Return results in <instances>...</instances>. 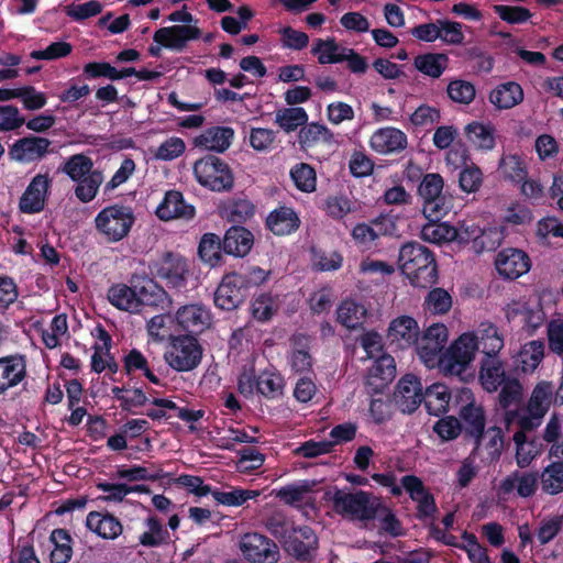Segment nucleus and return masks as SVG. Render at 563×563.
I'll return each instance as SVG.
<instances>
[{"label": "nucleus", "instance_id": "nucleus-45", "mask_svg": "<svg viewBox=\"0 0 563 563\" xmlns=\"http://www.w3.org/2000/svg\"><path fill=\"white\" fill-rule=\"evenodd\" d=\"M430 222L424 224L421 229V238L424 241L441 244L445 242H453L456 239L455 227L445 222H439L441 219H428Z\"/></svg>", "mask_w": 563, "mask_h": 563}, {"label": "nucleus", "instance_id": "nucleus-34", "mask_svg": "<svg viewBox=\"0 0 563 563\" xmlns=\"http://www.w3.org/2000/svg\"><path fill=\"white\" fill-rule=\"evenodd\" d=\"M86 525L89 530L108 540L118 538L123 531L121 521L109 512L90 511Z\"/></svg>", "mask_w": 563, "mask_h": 563}, {"label": "nucleus", "instance_id": "nucleus-50", "mask_svg": "<svg viewBox=\"0 0 563 563\" xmlns=\"http://www.w3.org/2000/svg\"><path fill=\"white\" fill-rule=\"evenodd\" d=\"M73 181L80 180L81 178L93 173V161L90 156L80 153L74 154L67 158L62 168Z\"/></svg>", "mask_w": 563, "mask_h": 563}, {"label": "nucleus", "instance_id": "nucleus-40", "mask_svg": "<svg viewBox=\"0 0 563 563\" xmlns=\"http://www.w3.org/2000/svg\"><path fill=\"white\" fill-rule=\"evenodd\" d=\"M537 473H520L516 471L501 482L500 488L505 494H509L514 489H517V493L520 497L527 498L534 495L537 490Z\"/></svg>", "mask_w": 563, "mask_h": 563}, {"label": "nucleus", "instance_id": "nucleus-62", "mask_svg": "<svg viewBox=\"0 0 563 563\" xmlns=\"http://www.w3.org/2000/svg\"><path fill=\"white\" fill-rule=\"evenodd\" d=\"M424 306L433 314H445L452 307V297L444 288L437 287L428 292Z\"/></svg>", "mask_w": 563, "mask_h": 563}, {"label": "nucleus", "instance_id": "nucleus-18", "mask_svg": "<svg viewBox=\"0 0 563 563\" xmlns=\"http://www.w3.org/2000/svg\"><path fill=\"white\" fill-rule=\"evenodd\" d=\"M51 185L52 179L48 174H37L34 176L20 198V211L26 214L43 211Z\"/></svg>", "mask_w": 563, "mask_h": 563}, {"label": "nucleus", "instance_id": "nucleus-49", "mask_svg": "<svg viewBox=\"0 0 563 563\" xmlns=\"http://www.w3.org/2000/svg\"><path fill=\"white\" fill-rule=\"evenodd\" d=\"M250 310L254 320L266 323L277 312L278 305L271 294L262 292L252 299Z\"/></svg>", "mask_w": 563, "mask_h": 563}, {"label": "nucleus", "instance_id": "nucleus-13", "mask_svg": "<svg viewBox=\"0 0 563 563\" xmlns=\"http://www.w3.org/2000/svg\"><path fill=\"white\" fill-rule=\"evenodd\" d=\"M448 328L443 323H433L423 332L422 336L418 335V342L415 344V347L426 366H435L444 353L443 350L448 342Z\"/></svg>", "mask_w": 563, "mask_h": 563}, {"label": "nucleus", "instance_id": "nucleus-61", "mask_svg": "<svg viewBox=\"0 0 563 563\" xmlns=\"http://www.w3.org/2000/svg\"><path fill=\"white\" fill-rule=\"evenodd\" d=\"M541 483L542 489L550 495L563 492V463L553 462L547 466L541 475Z\"/></svg>", "mask_w": 563, "mask_h": 563}, {"label": "nucleus", "instance_id": "nucleus-1", "mask_svg": "<svg viewBox=\"0 0 563 563\" xmlns=\"http://www.w3.org/2000/svg\"><path fill=\"white\" fill-rule=\"evenodd\" d=\"M398 266L410 285L428 288L438 283L439 273L434 253L426 245L410 241L401 245Z\"/></svg>", "mask_w": 563, "mask_h": 563}, {"label": "nucleus", "instance_id": "nucleus-37", "mask_svg": "<svg viewBox=\"0 0 563 563\" xmlns=\"http://www.w3.org/2000/svg\"><path fill=\"white\" fill-rule=\"evenodd\" d=\"M488 99L499 110L511 109L522 102L523 90L518 82L507 81L495 87Z\"/></svg>", "mask_w": 563, "mask_h": 563}, {"label": "nucleus", "instance_id": "nucleus-32", "mask_svg": "<svg viewBox=\"0 0 563 563\" xmlns=\"http://www.w3.org/2000/svg\"><path fill=\"white\" fill-rule=\"evenodd\" d=\"M522 430L514 435L516 443V461L519 467L528 466L541 452L542 444L538 439L529 440L527 432H532L540 424H519Z\"/></svg>", "mask_w": 563, "mask_h": 563}, {"label": "nucleus", "instance_id": "nucleus-43", "mask_svg": "<svg viewBox=\"0 0 563 563\" xmlns=\"http://www.w3.org/2000/svg\"><path fill=\"white\" fill-rule=\"evenodd\" d=\"M449 58L442 53H426L415 57V67L426 76L440 78L448 67Z\"/></svg>", "mask_w": 563, "mask_h": 563}, {"label": "nucleus", "instance_id": "nucleus-20", "mask_svg": "<svg viewBox=\"0 0 563 563\" xmlns=\"http://www.w3.org/2000/svg\"><path fill=\"white\" fill-rule=\"evenodd\" d=\"M200 35L201 31L197 26L173 25L155 31L153 41L167 49L183 52L189 41L198 40Z\"/></svg>", "mask_w": 563, "mask_h": 563}, {"label": "nucleus", "instance_id": "nucleus-17", "mask_svg": "<svg viewBox=\"0 0 563 563\" xmlns=\"http://www.w3.org/2000/svg\"><path fill=\"white\" fill-rule=\"evenodd\" d=\"M423 388L413 374H406L397 384L394 405L402 413H412L423 402Z\"/></svg>", "mask_w": 563, "mask_h": 563}, {"label": "nucleus", "instance_id": "nucleus-10", "mask_svg": "<svg viewBox=\"0 0 563 563\" xmlns=\"http://www.w3.org/2000/svg\"><path fill=\"white\" fill-rule=\"evenodd\" d=\"M449 415L437 422H486L485 411L467 387L451 389Z\"/></svg>", "mask_w": 563, "mask_h": 563}, {"label": "nucleus", "instance_id": "nucleus-25", "mask_svg": "<svg viewBox=\"0 0 563 563\" xmlns=\"http://www.w3.org/2000/svg\"><path fill=\"white\" fill-rule=\"evenodd\" d=\"M49 145L51 141L48 139L30 135L16 140L11 145L9 154L14 161L31 163L45 156Z\"/></svg>", "mask_w": 563, "mask_h": 563}, {"label": "nucleus", "instance_id": "nucleus-9", "mask_svg": "<svg viewBox=\"0 0 563 563\" xmlns=\"http://www.w3.org/2000/svg\"><path fill=\"white\" fill-rule=\"evenodd\" d=\"M443 178L439 174H426L418 187L423 199L422 212L427 219H442L452 208L451 200L443 194Z\"/></svg>", "mask_w": 563, "mask_h": 563}, {"label": "nucleus", "instance_id": "nucleus-6", "mask_svg": "<svg viewBox=\"0 0 563 563\" xmlns=\"http://www.w3.org/2000/svg\"><path fill=\"white\" fill-rule=\"evenodd\" d=\"M134 221L135 217L132 208L119 203L103 208L95 219L97 230L109 242H119L124 239L129 234Z\"/></svg>", "mask_w": 563, "mask_h": 563}, {"label": "nucleus", "instance_id": "nucleus-27", "mask_svg": "<svg viewBox=\"0 0 563 563\" xmlns=\"http://www.w3.org/2000/svg\"><path fill=\"white\" fill-rule=\"evenodd\" d=\"M26 376L24 355L15 354L0 357V395L18 386Z\"/></svg>", "mask_w": 563, "mask_h": 563}, {"label": "nucleus", "instance_id": "nucleus-42", "mask_svg": "<svg viewBox=\"0 0 563 563\" xmlns=\"http://www.w3.org/2000/svg\"><path fill=\"white\" fill-rule=\"evenodd\" d=\"M308 113L301 107H287L278 109L275 113V123L285 133L295 132L308 122Z\"/></svg>", "mask_w": 563, "mask_h": 563}, {"label": "nucleus", "instance_id": "nucleus-8", "mask_svg": "<svg viewBox=\"0 0 563 563\" xmlns=\"http://www.w3.org/2000/svg\"><path fill=\"white\" fill-rule=\"evenodd\" d=\"M202 358V346L197 336L179 334L172 336L170 350L165 353V360L177 372H188L196 368Z\"/></svg>", "mask_w": 563, "mask_h": 563}, {"label": "nucleus", "instance_id": "nucleus-19", "mask_svg": "<svg viewBox=\"0 0 563 563\" xmlns=\"http://www.w3.org/2000/svg\"><path fill=\"white\" fill-rule=\"evenodd\" d=\"M495 267L501 277L514 280L529 272L531 261L525 251L507 247L496 255Z\"/></svg>", "mask_w": 563, "mask_h": 563}, {"label": "nucleus", "instance_id": "nucleus-53", "mask_svg": "<svg viewBox=\"0 0 563 563\" xmlns=\"http://www.w3.org/2000/svg\"><path fill=\"white\" fill-rule=\"evenodd\" d=\"M499 388L498 404L500 408L505 410V413L508 410H511L510 407L512 405H515L516 408L521 405L523 388L517 374L514 377L508 378V380H506V383Z\"/></svg>", "mask_w": 563, "mask_h": 563}, {"label": "nucleus", "instance_id": "nucleus-29", "mask_svg": "<svg viewBox=\"0 0 563 563\" xmlns=\"http://www.w3.org/2000/svg\"><path fill=\"white\" fill-rule=\"evenodd\" d=\"M254 244L253 233L244 227L232 225L222 239L223 253L234 257L246 256Z\"/></svg>", "mask_w": 563, "mask_h": 563}, {"label": "nucleus", "instance_id": "nucleus-30", "mask_svg": "<svg viewBox=\"0 0 563 563\" xmlns=\"http://www.w3.org/2000/svg\"><path fill=\"white\" fill-rule=\"evenodd\" d=\"M419 333L417 321L412 317L401 316L390 322L387 335L391 343H397L400 349H407L415 346Z\"/></svg>", "mask_w": 563, "mask_h": 563}, {"label": "nucleus", "instance_id": "nucleus-48", "mask_svg": "<svg viewBox=\"0 0 563 563\" xmlns=\"http://www.w3.org/2000/svg\"><path fill=\"white\" fill-rule=\"evenodd\" d=\"M466 139L479 150H492L495 146L494 128L481 122H472L465 126Z\"/></svg>", "mask_w": 563, "mask_h": 563}, {"label": "nucleus", "instance_id": "nucleus-26", "mask_svg": "<svg viewBox=\"0 0 563 563\" xmlns=\"http://www.w3.org/2000/svg\"><path fill=\"white\" fill-rule=\"evenodd\" d=\"M368 369L366 385L375 394L382 393L396 376V363L391 355L382 354L374 358Z\"/></svg>", "mask_w": 563, "mask_h": 563}, {"label": "nucleus", "instance_id": "nucleus-21", "mask_svg": "<svg viewBox=\"0 0 563 563\" xmlns=\"http://www.w3.org/2000/svg\"><path fill=\"white\" fill-rule=\"evenodd\" d=\"M153 420L161 419H180L185 422H198L205 416V410L189 409L187 406H179L169 399L156 398L153 400V407L145 412Z\"/></svg>", "mask_w": 563, "mask_h": 563}, {"label": "nucleus", "instance_id": "nucleus-51", "mask_svg": "<svg viewBox=\"0 0 563 563\" xmlns=\"http://www.w3.org/2000/svg\"><path fill=\"white\" fill-rule=\"evenodd\" d=\"M145 523L148 530L140 536L139 540L142 545L154 548L166 544L169 541V532L163 527L157 517H148Z\"/></svg>", "mask_w": 563, "mask_h": 563}, {"label": "nucleus", "instance_id": "nucleus-28", "mask_svg": "<svg viewBox=\"0 0 563 563\" xmlns=\"http://www.w3.org/2000/svg\"><path fill=\"white\" fill-rule=\"evenodd\" d=\"M156 216L165 221L178 218L192 219L195 217V207L185 201L180 191L169 190L158 205Z\"/></svg>", "mask_w": 563, "mask_h": 563}, {"label": "nucleus", "instance_id": "nucleus-59", "mask_svg": "<svg viewBox=\"0 0 563 563\" xmlns=\"http://www.w3.org/2000/svg\"><path fill=\"white\" fill-rule=\"evenodd\" d=\"M511 314L520 317V321L523 324L522 328L529 334H533V332L543 323L545 319L544 311L539 305L534 308L523 305L520 308L512 309L508 316Z\"/></svg>", "mask_w": 563, "mask_h": 563}, {"label": "nucleus", "instance_id": "nucleus-22", "mask_svg": "<svg viewBox=\"0 0 563 563\" xmlns=\"http://www.w3.org/2000/svg\"><path fill=\"white\" fill-rule=\"evenodd\" d=\"M407 145V135L401 130L393 126L379 128L369 137V147L380 155L398 154Z\"/></svg>", "mask_w": 563, "mask_h": 563}, {"label": "nucleus", "instance_id": "nucleus-23", "mask_svg": "<svg viewBox=\"0 0 563 563\" xmlns=\"http://www.w3.org/2000/svg\"><path fill=\"white\" fill-rule=\"evenodd\" d=\"M516 375L512 368H507L498 357H483L478 379L488 393H495L508 378Z\"/></svg>", "mask_w": 563, "mask_h": 563}, {"label": "nucleus", "instance_id": "nucleus-47", "mask_svg": "<svg viewBox=\"0 0 563 563\" xmlns=\"http://www.w3.org/2000/svg\"><path fill=\"white\" fill-rule=\"evenodd\" d=\"M477 350L484 353V357H497L499 351L504 347V339L498 332V328L488 324L476 335Z\"/></svg>", "mask_w": 563, "mask_h": 563}, {"label": "nucleus", "instance_id": "nucleus-55", "mask_svg": "<svg viewBox=\"0 0 563 563\" xmlns=\"http://www.w3.org/2000/svg\"><path fill=\"white\" fill-rule=\"evenodd\" d=\"M117 476L129 482L151 481L155 482L165 477V473L159 467H146L134 465L132 467L119 466Z\"/></svg>", "mask_w": 563, "mask_h": 563}, {"label": "nucleus", "instance_id": "nucleus-38", "mask_svg": "<svg viewBox=\"0 0 563 563\" xmlns=\"http://www.w3.org/2000/svg\"><path fill=\"white\" fill-rule=\"evenodd\" d=\"M334 142L333 132L327 125L318 122H307L298 133V143L303 150L319 144L331 145Z\"/></svg>", "mask_w": 563, "mask_h": 563}, {"label": "nucleus", "instance_id": "nucleus-44", "mask_svg": "<svg viewBox=\"0 0 563 563\" xmlns=\"http://www.w3.org/2000/svg\"><path fill=\"white\" fill-rule=\"evenodd\" d=\"M311 53L318 56L321 65L336 64L344 62L343 47L340 46L334 37L327 40L317 38L312 45Z\"/></svg>", "mask_w": 563, "mask_h": 563}, {"label": "nucleus", "instance_id": "nucleus-36", "mask_svg": "<svg viewBox=\"0 0 563 563\" xmlns=\"http://www.w3.org/2000/svg\"><path fill=\"white\" fill-rule=\"evenodd\" d=\"M544 356V344L539 340H533L522 345L520 352L515 358L514 372L519 376V373H532L541 363Z\"/></svg>", "mask_w": 563, "mask_h": 563}, {"label": "nucleus", "instance_id": "nucleus-60", "mask_svg": "<svg viewBox=\"0 0 563 563\" xmlns=\"http://www.w3.org/2000/svg\"><path fill=\"white\" fill-rule=\"evenodd\" d=\"M290 177L296 186L302 192H312L316 190V172L306 163L295 165L290 170Z\"/></svg>", "mask_w": 563, "mask_h": 563}, {"label": "nucleus", "instance_id": "nucleus-11", "mask_svg": "<svg viewBox=\"0 0 563 563\" xmlns=\"http://www.w3.org/2000/svg\"><path fill=\"white\" fill-rule=\"evenodd\" d=\"M239 549L250 563H277L280 559L276 542L258 532L244 533L239 541Z\"/></svg>", "mask_w": 563, "mask_h": 563}, {"label": "nucleus", "instance_id": "nucleus-58", "mask_svg": "<svg viewBox=\"0 0 563 563\" xmlns=\"http://www.w3.org/2000/svg\"><path fill=\"white\" fill-rule=\"evenodd\" d=\"M338 321L347 329H356L362 324L365 309L353 300H344L338 308Z\"/></svg>", "mask_w": 563, "mask_h": 563}, {"label": "nucleus", "instance_id": "nucleus-24", "mask_svg": "<svg viewBox=\"0 0 563 563\" xmlns=\"http://www.w3.org/2000/svg\"><path fill=\"white\" fill-rule=\"evenodd\" d=\"M175 319L177 324L187 332V334L195 336L202 333L211 322L209 310L198 303L180 307L176 312Z\"/></svg>", "mask_w": 563, "mask_h": 563}, {"label": "nucleus", "instance_id": "nucleus-15", "mask_svg": "<svg viewBox=\"0 0 563 563\" xmlns=\"http://www.w3.org/2000/svg\"><path fill=\"white\" fill-rule=\"evenodd\" d=\"M130 284L135 290L140 312L144 306L164 310L166 305L170 302L167 291L155 282L154 277L145 274H133L130 278Z\"/></svg>", "mask_w": 563, "mask_h": 563}, {"label": "nucleus", "instance_id": "nucleus-64", "mask_svg": "<svg viewBox=\"0 0 563 563\" xmlns=\"http://www.w3.org/2000/svg\"><path fill=\"white\" fill-rule=\"evenodd\" d=\"M325 213L334 219L341 220L350 212L354 211L352 201L344 195L328 196L323 203Z\"/></svg>", "mask_w": 563, "mask_h": 563}, {"label": "nucleus", "instance_id": "nucleus-5", "mask_svg": "<svg viewBox=\"0 0 563 563\" xmlns=\"http://www.w3.org/2000/svg\"><path fill=\"white\" fill-rule=\"evenodd\" d=\"M192 169L197 181L211 191L223 192L233 188L234 176L230 166L216 155L209 154L196 161Z\"/></svg>", "mask_w": 563, "mask_h": 563}, {"label": "nucleus", "instance_id": "nucleus-41", "mask_svg": "<svg viewBox=\"0 0 563 563\" xmlns=\"http://www.w3.org/2000/svg\"><path fill=\"white\" fill-rule=\"evenodd\" d=\"M222 239L216 233H205L199 241L198 256L205 263L211 267H216L222 264Z\"/></svg>", "mask_w": 563, "mask_h": 563}, {"label": "nucleus", "instance_id": "nucleus-52", "mask_svg": "<svg viewBox=\"0 0 563 563\" xmlns=\"http://www.w3.org/2000/svg\"><path fill=\"white\" fill-rule=\"evenodd\" d=\"M284 377L273 371H263L258 374L257 394L268 399H275L283 395Z\"/></svg>", "mask_w": 563, "mask_h": 563}, {"label": "nucleus", "instance_id": "nucleus-35", "mask_svg": "<svg viewBox=\"0 0 563 563\" xmlns=\"http://www.w3.org/2000/svg\"><path fill=\"white\" fill-rule=\"evenodd\" d=\"M451 388L435 383L426 388L423 404L429 415L443 418L449 415Z\"/></svg>", "mask_w": 563, "mask_h": 563}, {"label": "nucleus", "instance_id": "nucleus-57", "mask_svg": "<svg viewBox=\"0 0 563 563\" xmlns=\"http://www.w3.org/2000/svg\"><path fill=\"white\" fill-rule=\"evenodd\" d=\"M499 172L504 178L515 183L525 180L528 175L523 161L517 154L504 155L499 162Z\"/></svg>", "mask_w": 563, "mask_h": 563}, {"label": "nucleus", "instance_id": "nucleus-16", "mask_svg": "<svg viewBox=\"0 0 563 563\" xmlns=\"http://www.w3.org/2000/svg\"><path fill=\"white\" fill-rule=\"evenodd\" d=\"M283 547L297 560L309 562L318 548V537L309 526L295 527Z\"/></svg>", "mask_w": 563, "mask_h": 563}, {"label": "nucleus", "instance_id": "nucleus-14", "mask_svg": "<svg viewBox=\"0 0 563 563\" xmlns=\"http://www.w3.org/2000/svg\"><path fill=\"white\" fill-rule=\"evenodd\" d=\"M400 483L410 499L417 504L416 518L422 522L433 520L438 512L435 498L424 486L422 479L416 475H405Z\"/></svg>", "mask_w": 563, "mask_h": 563}, {"label": "nucleus", "instance_id": "nucleus-4", "mask_svg": "<svg viewBox=\"0 0 563 563\" xmlns=\"http://www.w3.org/2000/svg\"><path fill=\"white\" fill-rule=\"evenodd\" d=\"M329 499L333 504V510L341 516L368 521L375 519L379 514L380 501L364 490L346 493L335 489Z\"/></svg>", "mask_w": 563, "mask_h": 563}, {"label": "nucleus", "instance_id": "nucleus-7", "mask_svg": "<svg viewBox=\"0 0 563 563\" xmlns=\"http://www.w3.org/2000/svg\"><path fill=\"white\" fill-rule=\"evenodd\" d=\"M553 398V386L549 382H540L533 388L526 405L521 404L514 410H508L504 422H532L544 417Z\"/></svg>", "mask_w": 563, "mask_h": 563}, {"label": "nucleus", "instance_id": "nucleus-2", "mask_svg": "<svg viewBox=\"0 0 563 563\" xmlns=\"http://www.w3.org/2000/svg\"><path fill=\"white\" fill-rule=\"evenodd\" d=\"M148 269L153 277L163 280L169 289L177 292H186L197 285L192 264L176 252L163 253L161 257L148 263Z\"/></svg>", "mask_w": 563, "mask_h": 563}, {"label": "nucleus", "instance_id": "nucleus-12", "mask_svg": "<svg viewBox=\"0 0 563 563\" xmlns=\"http://www.w3.org/2000/svg\"><path fill=\"white\" fill-rule=\"evenodd\" d=\"M250 295L244 276L239 273L225 274L214 291V305L224 311L240 307Z\"/></svg>", "mask_w": 563, "mask_h": 563}, {"label": "nucleus", "instance_id": "nucleus-54", "mask_svg": "<svg viewBox=\"0 0 563 563\" xmlns=\"http://www.w3.org/2000/svg\"><path fill=\"white\" fill-rule=\"evenodd\" d=\"M102 181V172L99 169L95 170L80 180L75 181L77 183V186L75 187V196L84 203L92 201L96 198Z\"/></svg>", "mask_w": 563, "mask_h": 563}, {"label": "nucleus", "instance_id": "nucleus-3", "mask_svg": "<svg viewBox=\"0 0 563 563\" xmlns=\"http://www.w3.org/2000/svg\"><path fill=\"white\" fill-rule=\"evenodd\" d=\"M476 351V335L463 333L449 346L435 365L445 376H456L461 380H465Z\"/></svg>", "mask_w": 563, "mask_h": 563}, {"label": "nucleus", "instance_id": "nucleus-39", "mask_svg": "<svg viewBox=\"0 0 563 563\" xmlns=\"http://www.w3.org/2000/svg\"><path fill=\"white\" fill-rule=\"evenodd\" d=\"M109 302L119 310L137 313L140 312L139 301L133 286L118 283L108 290Z\"/></svg>", "mask_w": 563, "mask_h": 563}, {"label": "nucleus", "instance_id": "nucleus-56", "mask_svg": "<svg viewBox=\"0 0 563 563\" xmlns=\"http://www.w3.org/2000/svg\"><path fill=\"white\" fill-rule=\"evenodd\" d=\"M211 495L218 504L230 507H239L246 503L249 499L257 497L260 493L257 490L235 487L230 492H222L218 488H212Z\"/></svg>", "mask_w": 563, "mask_h": 563}, {"label": "nucleus", "instance_id": "nucleus-31", "mask_svg": "<svg viewBox=\"0 0 563 563\" xmlns=\"http://www.w3.org/2000/svg\"><path fill=\"white\" fill-rule=\"evenodd\" d=\"M233 137L234 130L232 128L212 126L196 136L194 144L203 150L223 153L230 147Z\"/></svg>", "mask_w": 563, "mask_h": 563}, {"label": "nucleus", "instance_id": "nucleus-63", "mask_svg": "<svg viewBox=\"0 0 563 563\" xmlns=\"http://www.w3.org/2000/svg\"><path fill=\"white\" fill-rule=\"evenodd\" d=\"M440 119L439 109L429 104L419 106L409 117V121L415 128L424 130L431 129L435 123H439Z\"/></svg>", "mask_w": 563, "mask_h": 563}, {"label": "nucleus", "instance_id": "nucleus-46", "mask_svg": "<svg viewBox=\"0 0 563 563\" xmlns=\"http://www.w3.org/2000/svg\"><path fill=\"white\" fill-rule=\"evenodd\" d=\"M54 548L51 551L52 563H68L73 555L71 537L66 529H54L49 536Z\"/></svg>", "mask_w": 563, "mask_h": 563}, {"label": "nucleus", "instance_id": "nucleus-33", "mask_svg": "<svg viewBox=\"0 0 563 563\" xmlns=\"http://www.w3.org/2000/svg\"><path fill=\"white\" fill-rule=\"evenodd\" d=\"M300 225V219L296 211L286 206H280L266 218V227L275 235H288L297 231Z\"/></svg>", "mask_w": 563, "mask_h": 563}]
</instances>
